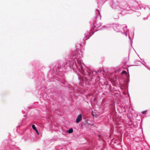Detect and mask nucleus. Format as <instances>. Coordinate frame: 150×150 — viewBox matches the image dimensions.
Returning <instances> with one entry per match:
<instances>
[{
	"label": "nucleus",
	"mask_w": 150,
	"mask_h": 150,
	"mask_svg": "<svg viewBox=\"0 0 150 150\" xmlns=\"http://www.w3.org/2000/svg\"><path fill=\"white\" fill-rule=\"evenodd\" d=\"M82 116L81 115H79L76 119V122L78 123L80 121L82 120Z\"/></svg>",
	"instance_id": "f257e3e1"
},
{
	"label": "nucleus",
	"mask_w": 150,
	"mask_h": 150,
	"mask_svg": "<svg viewBox=\"0 0 150 150\" xmlns=\"http://www.w3.org/2000/svg\"><path fill=\"white\" fill-rule=\"evenodd\" d=\"M73 129L72 128H71L69 129V130L67 131V132L69 133H71L73 132Z\"/></svg>",
	"instance_id": "f03ea898"
},
{
	"label": "nucleus",
	"mask_w": 150,
	"mask_h": 150,
	"mask_svg": "<svg viewBox=\"0 0 150 150\" xmlns=\"http://www.w3.org/2000/svg\"><path fill=\"white\" fill-rule=\"evenodd\" d=\"M32 127L33 129L35 130L37 129L35 126L34 125H32Z\"/></svg>",
	"instance_id": "7ed1b4c3"
},
{
	"label": "nucleus",
	"mask_w": 150,
	"mask_h": 150,
	"mask_svg": "<svg viewBox=\"0 0 150 150\" xmlns=\"http://www.w3.org/2000/svg\"><path fill=\"white\" fill-rule=\"evenodd\" d=\"M125 74H127V72L125 70L122 71L121 73V74L122 75Z\"/></svg>",
	"instance_id": "20e7f679"
},
{
	"label": "nucleus",
	"mask_w": 150,
	"mask_h": 150,
	"mask_svg": "<svg viewBox=\"0 0 150 150\" xmlns=\"http://www.w3.org/2000/svg\"><path fill=\"white\" fill-rule=\"evenodd\" d=\"M146 110L144 111H143L142 112V113L143 114H145V113H146Z\"/></svg>",
	"instance_id": "39448f33"
},
{
	"label": "nucleus",
	"mask_w": 150,
	"mask_h": 150,
	"mask_svg": "<svg viewBox=\"0 0 150 150\" xmlns=\"http://www.w3.org/2000/svg\"><path fill=\"white\" fill-rule=\"evenodd\" d=\"M35 131H36L37 133L38 134H39V132H38V130L37 129H36V130H35Z\"/></svg>",
	"instance_id": "423d86ee"
}]
</instances>
